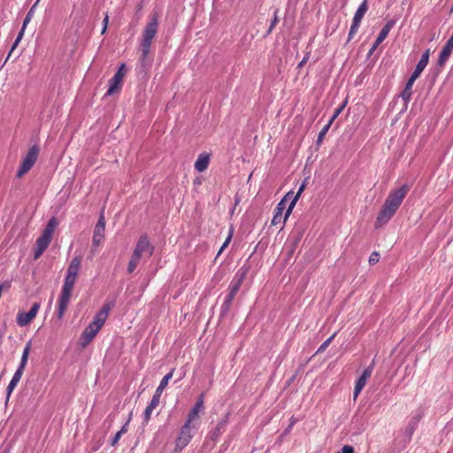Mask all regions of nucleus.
Instances as JSON below:
<instances>
[{"label": "nucleus", "mask_w": 453, "mask_h": 453, "mask_svg": "<svg viewBox=\"0 0 453 453\" xmlns=\"http://www.w3.org/2000/svg\"><path fill=\"white\" fill-rule=\"evenodd\" d=\"M396 209L384 202L375 221V227L380 228L387 224L396 212Z\"/></svg>", "instance_id": "nucleus-11"}, {"label": "nucleus", "mask_w": 453, "mask_h": 453, "mask_svg": "<svg viewBox=\"0 0 453 453\" xmlns=\"http://www.w3.org/2000/svg\"><path fill=\"white\" fill-rule=\"evenodd\" d=\"M409 190L410 188L406 184L395 190H392L386 198L385 203L398 210Z\"/></svg>", "instance_id": "nucleus-7"}, {"label": "nucleus", "mask_w": 453, "mask_h": 453, "mask_svg": "<svg viewBox=\"0 0 453 453\" xmlns=\"http://www.w3.org/2000/svg\"><path fill=\"white\" fill-rule=\"evenodd\" d=\"M104 232H105V220L104 217L102 214L98 219V222L96 223L95 229H94V234L92 238V246L97 247L99 246L102 242L104 239Z\"/></svg>", "instance_id": "nucleus-15"}, {"label": "nucleus", "mask_w": 453, "mask_h": 453, "mask_svg": "<svg viewBox=\"0 0 453 453\" xmlns=\"http://www.w3.org/2000/svg\"><path fill=\"white\" fill-rule=\"evenodd\" d=\"M165 388H162V386H158L157 388L156 389V392L154 394L155 396L160 398L163 391H164Z\"/></svg>", "instance_id": "nucleus-46"}, {"label": "nucleus", "mask_w": 453, "mask_h": 453, "mask_svg": "<svg viewBox=\"0 0 453 453\" xmlns=\"http://www.w3.org/2000/svg\"><path fill=\"white\" fill-rule=\"evenodd\" d=\"M233 236V229H230L229 234L224 243L222 244L221 248L219 249L218 252V256L221 254V252L228 246L229 242H231Z\"/></svg>", "instance_id": "nucleus-35"}, {"label": "nucleus", "mask_w": 453, "mask_h": 453, "mask_svg": "<svg viewBox=\"0 0 453 453\" xmlns=\"http://www.w3.org/2000/svg\"><path fill=\"white\" fill-rule=\"evenodd\" d=\"M76 278L74 276L66 275L65 278V282L60 293L59 300H58V307L57 311V316L58 319H61L67 309L69 304L72 292L76 281Z\"/></svg>", "instance_id": "nucleus-3"}, {"label": "nucleus", "mask_w": 453, "mask_h": 453, "mask_svg": "<svg viewBox=\"0 0 453 453\" xmlns=\"http://www.w3.org/2000/svg\"><path fill=\"white\" fill-rule=\"evenodd\" d=\"M173 370H172L170 372H168L166 375H165L163 377L159 385L162 386V388H165L169 380L173 378Z\"/></svg>", "instance_id": "nucleus-36"}, {"label": "nucleus", "mask_w": 453, "mask_h": 453, "mask_svg": "<svg viewBox=\"0 0 453 453\" xmlns=\"http://www.w3.org/2000/svg\"><path fill=\"white\" fill-rule=\"evenodd\" d=\"M81 265V257H74L67 268V273L66 275L74 276L77 277Z\"/></svg>", "instance_id": "nucleus-23"}, {"label": "nucleus", "mask_w": 453, "mask_h": 453, "mask_svg": "<svg viewBox=\"0 0 453 453\" xmlns=\"http://www.w3.org/2000/svg\"><path fill=\"white\" fill-rule=\"evenodd\" d=\"M159 400H160V398L153 395L148 407H150V409H155L159 404Z\"/></svg>", "instance_id": "nucleus-40"}, {"label": "nucleus", "mask_w": 453, "mask_h": 453, "mask_svg": "<svg viewBox=\"0 0 453 453\" xmlns=\"http://www.w3.org/2000/svg\"><path fill=\"white\" fill-rule=\"evenodd\" d=\"M331 127V123H327L321 130L320 132L319 133V135H318V138H317V145L319 146L322 142H323V140L326 134V133L328 132L329 128Z\"/></svg>", "instance_id": "nucleus-30"}, {"label": "nucleus", "mask_w": 453, "mask_h": 453, "mask_svg": "<svg viewBox=\"0 0 453 453\" xmlns=\"http://www.w3.org/2000/svg\"><path fill=\"white\" fill-rule=\"evenodd\" d=\"M293 196V192H288L286 196L280 200V202L277 204L274 210V215L272 219L271 224L276 226L280 224L282 220V213L286 208V202Z\"/></svg>", "instance_id": "nucleus-16"}, {"label": "nucleus", "mask_w": 453, "mask_h": 453, "mask_svg": "<svg viewBox=\"0 0 453 453\" xmlns=\"http://www.w3.org/2000/svg\"><path fill=\"white\" fill-rule=\"evenodd\" d=\"M40 309L39 303H34L28 312H19L17 315V323L19 326H26L35 318Z\"/></svg>", "instance_id": "nucleus-14"}, {"label": "nucleus", "mask_w": 453, "mask_h": 453, "mask_svg": "<svg viewBox=\"0 0 453 453\" xmlns=\"http://www.w3.org/2000/svg\"><path fill=\"white\" fill-rule=\"evenodd\" d=\"M141 259H142V257H140L139 256H137L136 254H134L133 252V254L131 256V259L127 265V273H132L135 270V268L139 265Z\"/></svg>", "instance_id": "nucleus-29"}, {"label": "nucleus", "mask_w": 453, "mask_h": 453, "mask_svg": "<svg viewBox=\"0 0 453 453\" xmlns=\"http://www.w3.org/2000/svg\"><path fill=\"white\" fill-rule=\"evenodd\" d=\"M395 24V21L394 19H390L387 22L375 40V47H378L386 39L390 30L394 27Z\"/></svg>", "instance_id": "nucleus-19"}, {"label": "nucleus", "mask_w": 453, "mask_h": 453, "mask_svg": "<svg viewBox=\"0 0 453 453\" xmlns=\"http://www.w3.org/2000/svg\"><path fill=\"white\" fill-rule=\"evenodd\" d=\"M35 6H36V3L30 8L29 12H27V14L23 21L21 30L19 31L15 42H13V44L12 46V49L8 54L7 59L11 57V55L13 52V50H15V48L19 45V42L21 41L23 35H24L25 28L33 17Z\"/></svg>", "instance_id": "nucleus-17"}, {"label": "nucleus", "mask_w": 453, "mask_h": 453, "mask_svg": "<svg viewBox=\"0 0 453 453\" xmlns=\"http://www.w3.org/2000/svg\"><path fill=\"white\" fill-rule=\"evenodd\" d=\"M396 209L384 202L375 221V227L380 228L387 224L396 212Z\"/></svg>", "instance_id": "nucleus-10"}, {"label": "nucleus", "mask_w": 453, "mask_h": 453, "mask_svg": "<svg viewBox=\"0 0 453 453\" xmlns=\"http://www.w3.org/2000/svg\"><path fill=\"white\" fill-rule=\"evenodd\" d=\"M380 259V254L377 251H373L369 257V264L375 265Z\"/></svg>", "instance_id": "nucleus-38"}, {"label": "nucleus", "mask_w": 453, "mask_h": 453, "mask_svg": "<svg viewBox=\"0 0 453 453\" xmlns=\"http://www.w3.org/2000/svg\"><path fill=\"white\" fill-rule=\"evenodd\" d=\"M116 73H120L121 77H124L125 75V64H122Z\"/></svg>", "instance_id": "nucleus-48"}, {"label": "nucleus", "mask_w": 453, "mask_h": 453, "mask_svg": "<svg viewBox=\"0 0 453 453\" xmlns=\"http://www.w3.org/2000/svg\"><path fill=\"white\" fill-rule=\"evenodd\" d=\"M57 226V219L56 218H51L44 228L42 235L36 241V250L34 254V258L38 259L42 254L48 248L51 239L52 234Z\"/></svg>", "instance_id": "nucleus-4"}, {"label": "nucleus", "mask_w": 453, "mask_h": 453, "mask_svg": "<svg viewBox=\"0 0 453 453\" xmlns=\"http://www.w3.org/2000/svg\"><path fill=\"white\" fill-rule=\"evenodd\" d=\"M452 50H453L451 48H448L446 45H444L441 51L440 52L439 58H438L437 65L441 67L445 65V63L448 61L449 56L451 55Z\"/></svg>", "instance_id": "nucleus-27"}, {"label": "nucleus", "mask_w": 453, "mask_h": 453, "mask_svg": "<svg viewBox=\"0 0 453 453\" xmlns=\"http://www.w3.org/2000/svg\"><path fill=\"white\" fill-rule=\"evenodd\" d=\"M39 151L40 148L37 145H34L29 149L17 172V178H21L33 167V165L37 160Z\"/></svg>", "instance_id": "nucleus-6"}, {"label": "nucleus", "mask_w": 453, "mask_h": 453, "mask_svg": "<svg viewBox=\"0 0 453 453\" xmlns=\"http://www.w3.org/2000/svg\"><path fill=\"white\" fill-rule=\"evenodd\" d=\"M203 409V394H202L195 404V406L192 408L190 412L188 413V418L187 421H189L191 424L192 421L198 417L199 411H201Z\"/></svg>", "instance_id": "nucleus-24"}, {"label": "nucleus", "mask_w": 453, "mask_h": 453, "mask_svg": "<svg viewBox=\"0 0 453 453\" xmlns=\"http://www.w3.org/2000/svg\"><path fill=\"white\" fill-rule=\"evenodd\" d=\"M344 108V104L342 105L341 107L337 108L334 113V115L331 117L330 120L328 121V123H333L334 120L337 118V116L341 113V111H342V109Z\"/></svg>", "instance_id": "nucleus-41"}, {"label": "nucleus", "mask_w": 453, "mask_h": 453, "mask_svg": "<svg viewBox=\"0 0 453 453\" xmlns=\"http://www.w3.org/2000/svg\"><path fill=\"white\" fill-rule=\"evenodd\" d=\"M121 436H122V434H120V432L119 431V432L115 434L114 438L112 439L111 445H112V446H115V445L118 443V441H119V439H120V437H121Z\"/></svg>", "instance_id": "nucleus-45"}, {"label": "nucleus", "mask_w": 453, "mask_h": 453, "mask_svg": "<svg viewBox=\"0 0 453 453\" xmlns=\"http://www.w3.org/2000/svg\"><path fill=\"white\" fill-rule=\"evenodd\" d=\"M411 94H412V89H407L406 88H404L403 91L401 94V96H402L403 100L405 103H407L410 101Z\"/></svg>", "instance_id": "nucleus-37"}, {"label": "nucleus", "mask_w": 453, "mask_h": 453, "mask_svg": "<svg viewBox=\"0 0 453 453\" xmlns=\"http://www.w3.org/2000/svg\"><path fill=\"white\" fill-rule=\"evenodd\" d=\"M246 272L243 271L242 273L238 272L235 278L231 281L228 288V294L226 295L224 303L221 305V313L223 315L226 314L230 310L233 300L234 299L236 294L239 292L242 281L245 278Z\"/></svg>", "instance_id": "nucleus-5"}, {"label": "nucleus", "mask_w": 453, "mask_h": 453, "mask_svg": "<svg viewBox=\"0 0 453 453\" xmlns=\"http://www.w3.org/2000/svg\"><path fill=\"white\" fill-rule=\"evenodd\" d=\"M113 301L106 302L101 310L96 314L93 321L85 328L82 333V347H86L90 342H92L101 327L104 326L106 319L108 318L109 312L113 308Z\"/></svg>", "instance_id": "nucleus-1"}, {"label": "nucleus", "mask_w": 453, "mask_h": 453, "mask_svg": "<svg viewBox=\"0 0 453 453\" xmlns=\"http://www.w3.org/2000/svg\"><path fill=\"white\" fill-rule=\"evenodd\" d=\"M190 427L191 424L189 423V421H186V423L180 429L179 436L176 439L175 450L180 451L191 441L193 434H191Z\"/></svg>", "instance_id": "nucleus-9"}, {"label": "nucleus", "mask_w": 453, "mask_h": 453, "mask_svg": "<svg viewBox=\"0 0 453 453\" xmlns=\"http://www.w3.org/2000/svg\"><path fill=\"white\" fill-rule=\"evenodd\" d=\"M38 3V1L36 2V4Z\"/></svg>", "instance_id": "nucleus-53"}, {"label": "nucleus", "mask_w": 453, "mask_h": 453, "mask_svg": "<svg viewBox=\"0 0 453 453\" xmlns=\"http://www.w3.org/2000/svg\"><path fill=\"white\" fill-rule=\"evenodd\" d=\"M359 26H360L359 22L352 20V24H351V27H350V29L349 32V35H348V41H350L353 38V36L357 32Z\"/></svg>", "instance_id": "nucleus-31"}, {"label": "nucleus", "mask_w": 453, "mask_h": 453, "mask_svg": "<svg viewBox=\"0 0 453 453\" xmlns=\"http://www.w3.org/2000/svg\"><path fill=\"white\" fill-rule=\"evenodd\" d=\"M31 347H32V342H31V341H28L24 348L21 360H20V363H19V365L18 368L25 370V367L27 364L28 356H29Z\"/></svg>", "instance_id": "nucleus-28"}, {"label": "nucleus", "mask_w": 453, "mask_h": 453, "mask_svg": "<svg viewBox=\"0 0 453 453\" xmlns=\"http://www.w3.org/2000/svg\"><path fill=\"white\" fill-rule=\"evenodd\" d=\"M337 453H354V449L352 446L344 445Z\"/></svg>", "instance_id": "nucleus-42"}, {"label": "nucleus", "mask_w": 453, "mask_h": 453, "mask_svg": "<svg viewBox=\"0 0 453 453\" xmlns=\"http://www.w3.org/2000/svg\"><path fill=\"white\" fill-rule=\"evenodd\" d=\"M228 415H226L216 426V427L210 432V438L212 441H217L227 424Z\"/></svg>", "instance_id": "nucleus-20"}, {"label": "nucleus", "mask_w": 453, "mask_h": 453, "mask_svg": "<svg viewBox=\"0 0 453 453\" xmlns=\"http://www.w3.org/2000/svg\"><path fill=\"white\" fill-rule=\"evenodd\" d=\"M305 183H302L301 186L299 187L298 188V191L297 193L293 196V197H296L297 199L300 197L301 194L303 192V190L305 189Z\"/></svg>", "instance_id": "nucleus-44"}, {"label": "nucleus", "mask_w": 453, "mask_h": 453, "mask_svg": "<svg viewBox=\"0 0 453 453\" xmlns=\"http://www.w3.org/2000/svg\"><path fill=\"white\" fill-rule=\"evenodd\" d=\"M297 202V198L296 197H293L292 198V201L290 203V204L288 205L287 211H286V213H285V216H284V219H283V222H285L287 220V219L288 218V216L291 214L296 203Z\"/></svg>", "instance_id": "nucleus-32"}, {"label": "nucleus", "mask_w": 453, "mask_h": 453, "mask_svg": "<svg viewBox=\"0 0 453 453\" xmlns=\"http://www.w3.org/2000/svg\"><path fill=\"white\" fill-rule=\"evenodd\" d=\"M368 10L367 0H364L355 12L353 20L361 23L362 19Z\"/></svg>", "instance_id": "nucleus-26"}, {"label": "nucleus", "mask_w": 453, "mask_h": 453, "mask_svg": "<svg viewBox=\"0 0 453 453\" xmlns=\"http://www.w3.org/2000/svg\"><path fill=\"white\" fill-rule=\"evenodd\" d=\"M396 209L384 202L375 221V227L380 228L387 224L396 212Z\"/></svg>", "instance_id": "nucleus-12"}, {"label": "nucleus", "mask_w": 453, "mask_h": 453, "mask_svg": "<svg viewBox=\"0 0 453 453\" xmlns=\"http://www.w3.org/2000/svg\"><path fill=\"white\" fill-rule=\"evenodd\" d=\"M418 78V76L415 75V74H411V77L409 78L406 85H405V88L407 89H412V86H413V83L415 82V81Z\"/></svg>", "instance_id": "nucleus-39"}, {"label": "nucleus", "mask_w": 453, "mask_h": 453, "mask_svg": "<svg viewBox=\"0 0 453 453\" xmlns=\"http://www.w3.org/2000/svg\"><path fill=\"white\" fill-rule=\"evenodd\" d=\"M336 333L333 334L328 339H326L318 349L317 352H323L331 343L333 339L335 337Z\"/></svg>", "instance_id": "nucleus-33"}, {"label": "nucleus", "mask_w": 453, "mask_h": 453, "mask_svg": "<svg viewBox=\"0 0 453 453\" xmlns=\"http://www.w3.org/2000/svg\"><path fill=\"white\" fill-rule=\"evenodd\" d=\"M23 372L24 370L23 369H20V368H18L16 370V372H14L7 388H6V398H5V403L7 404V403L9 402L10 400V396L12 393V391L14 390V388H16V386L18 385V383L19 382L21 377H22V374H23Z\"/></svg>", "instance_id": "nucleus-18"}, {"label": "nucleus", "mask_w": 453, "mask_h": 453, "mask_svg": "<svg viewBox=\"0 0 453 453\" xmlns=\"http://www.w3.org/2000/svg\"><path fill=\"white\" fill-rule=\"evenodd\" d=\"M308 58H309V54H307V55L303 58V60L298 64L297 67H298V68H302V67L304 65V64L306 63V61L308 60Z\"/></svg>", "instance_id": "nucleus-47"}, {"label": "nucleus", "mask_w": 453, "mask_h": 453, "mask_svg": "<svg viewBox=\"0 0 453 453\" xmlns=\"http://www.w3.org/2000/svg\"><path fill=\"white\" fill-rule=\"evenodd\" d=\"M128 423H129V419L126 422V424L119 430L120 434H124L125 433H127Z\"/></svg>", "instance_id": "nucleus-49"}, {"label": "nucleus", "mask_w": 453, "mask_h": 453, "mask_svg": "<svg viewBox=\"0 0 453 453\" xmlns=\"http://www.w3.org/2000/svg\"><path fill=\"white\" fill-rule=\"evenodd\" d=\"M376 49H377V47H375V42H374L373 45L372 46V48L369 50V56H371L374 52V50Z\"/></svg>", "instance_id": "nucleus-51"}, {"label": "nucleus", "mask_w": 453, "mask_h": 453, "mask_svg": "<svg viewBox=\"0 0 453 453\" xmlns=\"http://www.w3.org/2000/svg\"><path fill=\"white\" fill-rule=\"evenodd\" d=\"M153 252L154 246L150 243L148 235L142 234L136 242L134 253L139 256L140 257L146 256L148 258H150L152 256Z\"/></svg>", "instance_id": "nucleus-8"}, {"label": "nucleus", "mask_w": 453, "mask_h": 453, "mask_svg": "<svg viewBox=\"0 0 453 453\" xmlns=\"http://www.w3.org/2000/svg\"><path fill=\"white\" fill-rule=\"evenodd\" d=\"M158 27V16L157 13H153L150 17V21L146 25L144 31L142 33V40H141V63L142 65H145L146 58L150 50L151 42L156 36Z\"/></svg>", "instance_id": "nucleus-2"}, {"label": "nucleus", "mask_w": 453, "mask_h": 453, "mask_svg": "<svg viewBox=\"0 0 453 453\" xmlns=\"http://www.w3.org/2000/svg\"><path fill=\"white\" fill-rule=\"evenodd\" d=\"M278 12L279 11L278 10H275L274 11V16H273V20L271 21V25L267 30V35L271 34L273 29L274 28V27L277 25V23L279 22V18H278Z\"/></svg>", "instance_id": "nucleus-34"}, {"label": "nucleus", "mask_w": 453, "mask_h": 453, "mask_svg": "<svg viewBox=\"0 0 453 453\" xmlns=\"http://www.w3.org/2000/svg\"><path fill=\"white\" fill-rule=\"evenodd\" d=\"M107 27L105 26H103L101 34H104L106 32Z\"/></svg>", "instance_id": "nucleus-52"}, {"label": "nucleus", "mask_w": 453, "mask_h": 453, "mask_svg": "<svg viewBox=\"0 0 453 453\" xmlns=\"http://www.w3.org/2000/svg\"><path fill=\"white\" fill-rule=\"evenodd\" d=\"M108 22H109V17L108 15L106 14L104 20H103V26H105L107 27L108 26Z\"/></svg>", "instance_id": "nucleus-50"}, {"label": "nucleus", "mask_w": 453, "mask_h": 453, "mask_svg": "<svg viewBox=\"0 0 453 453\" xmlns=\"http://www.w3.org/2000/svg\"><path fill=\"white\" fill-rule=\"evenodd\" d=\"M210 163V155L209 154H200L195 163V169L199 172L203 173L204 172Z\"/></svg>", "instance_id": "nucleus-21"}, {"label": "nucleus", "mask_w": 453, "mask_h": 453, "mask_svg": "<svg viewBox=\"0 0 453 453\" xmlns=\"http://www.w3.org/2000/svg\"><path fill=\"white\" fill-rule=\"evenodd\" d=\"M429 55H430V50H426L423 53V55L421 56V58L419 59L418 65H416V68H415L414 72L412 73L413 74L419 77V75L421 74V73L424 71V69L426 68V66L428 64Z\"/></svg>", "instance_id": "nucleus-22"}, {"label": "nucleus", "mask_w": 453, "mask_h": 453, "mask_svg": "<svg viewBox=\"0 0 453 453\" xmlns=\"http://www.w3.org/2000/svg\"><path fill=\"white\" fill-rule=\"evenodd\" d=\"M153 410L154 409H150V407H148V406L145 409V411H144V421L146 423L150 420Z\"/></svg>", "instance_id": "nucleus-43"}, {"label": "nucleus", "mask_w": 453, "mask_h": 453, "mask_svg": "<svg viewBox=\"0 0 453 453\" xmlns=\"http://www.w3.org/2000/svg\"><path fill=\"white\" fill-rule=\"evenodd\" d=\"M123 77L120 73H115L114 76L110 80V87L107 90V95H112L122 83Z\"/></svg>", "instance_id": "nucleus-25"}, {"label": "nucleus", "mask_w": 453, "mask_h": 453, "mask_svg": "<svg viewBox=\"0 0 453 453\" xmlns=\"http://www.w3.org/2000/svg\"><path fill=\"white\" fill-rule=\"evenodd\" d=\"M38 3V1L36 2V4Z\"/></svg>", "instance_id": "nucleus-54"}, {"label": "nucleus", "mask_w": 453, "mask_h": 453, "mask_svg": "<svg viewBox=\"0 0 453 453\" xmlns=\"http://www.w3.org/2000/svg\"><path fill=\"white\" fill-rule=\"evenodd\" d=\"M374 367V361L372 362V364L363 372L361 376L357 380L354 392H353V399L356 401L358 397L359 394L365 388L367 380L371 377L372 370Z\"/></svg>", "instance_id": "nucleus-13"}]
</instances>
